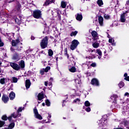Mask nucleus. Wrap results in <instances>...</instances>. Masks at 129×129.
<instances>
[{
    "instance_id": "f257e3e1",
    "label": "nucleus",
    "mask_w": 129,
    "mask_h": 129,
    "mask_svg": "<svg viewBox=\"0 0 129 129\" xmlns=\"http://www.w3.org/2000/svg\"><path fill=\"white\" fill-rule=\"evenodd\" d=\"M10 66L14 69V70H16V71H19L21 68H25V61L21 60L19 62V65L14 62L10 63Z\"/></svg>"
},
{
    "instance_id": "f03ea898",
    "label": "nucleus",
    "mask_w": 129,
    "mask_h": 129,
    "mask_svg": "<svg viewBox=\"0 0 129 129\" xmlns=\"http://www.w3.org/2000/svg\"><path fill=\"white\" fill-rule=\"evenodd\" d=\"M107 119H108L107 115H104L101 119L97 121V123L98 125L101 127H102V126H106V125H107Z\"/></svg>"
},
{
    "instance_id": "7ed1b4c3",
    "label": "nucleus",
    "mask_w": 129,
    "mask_h": 129,
    "mask_svg": "<svg viewBox=\"0 0 129 129\" xmlns=\"http://www.w3.org/2000/svg\"><path fill=\"white\" fill-rule=\"evenodd\" d=\"M12 45L14 46H16L18 51H21V50L23 49V46H22V43L20 42V40L18 39L16 40H12Z\"/></svg>"
},
{
    "instance_id": "20e7f679",
    "label": "nucleus",
    "mask_w": 129,
    "mask_h": 129,
    "mask_svg": "<svg viewBox=\"0 0 129 129\" xmlns=\"http://www.w3.org/2000/svg\"><path fill=\"white\" fill-rule=\"evenodd\" d=\"M40 46L42 49H45L47 48L48 46V37L45 36L40 42Z\"/></svg>"
},
{
    "instance_id": "39448f33",
    "label": "nucleus",
    "mask_w": 129,
    "mask_h": 129,
    "mask_svg": "<svg viewBox=\"0 0 129 129\" xmlns=\"http://www.w3.org/2000/svg\"><path fill=\"white\" fill-rule=\"evenodd\" d=\"M33 16L35 19H40L42 18V12L40 10H35L33 11Z\"/></svg>"
},
{
    "instance_id": "423d86ee",
    "label": "nucleus",
    "mask_w": 129,
    "mask_h": 129,
    "mask_svg": "<svg viewBox=\"0 0 129 129\" xmlns=\"http://www.w3.org/2000/svg\"><path fill=\"white\" fill-rule=\"evenodd\" d=\"M78 45H79V42L78 40L74 39L72 42V45H71V49H72L73 51V50H75V49L77 48V46H78Z\"/></svg>"
},
{
    "instance_id": "0eeeda50",
    "label": "nucleus",
    "mask_w": 129,
    "mask_h": 129,
    "mask_svg": "<svg viewBox=\"0 0 129 129\" xmlns=\"http://www.w3.org/2000/svg\"><path fill=\"white\" fill-rule=\"evenodd\" d=\"M33 111L35 118H37V119H39V120H42V119H43V117L39 114V112H38V110L37 109H34Z\"/></svg>"
},
{
    "instance_id": "6e6552de",
    "label": "nucleus",
    "mask_w": 129,
    "mask_h": 129,
    "mask_svg": "<svg viewBox=\"0 0 129 129\" xmlns=\"http://www.w3.org/2000/svg\"><path fill=\"white\" fill-rule=\"evenodd\" d=\"M92 35V39L94 41H96V40H98V34L97 32L95 31H92L91 32Z\"/></svg>"
},
{
    "instance_id": "1a4fd4ad",
    "label": "nucleus",
    "mask_w": 129,
    "mask_h": 129,
    "mask_svg": "<svg viewBox=\"0 0 129 129\" xmlns=\"http://www.w3.org/2000/svg\"><path fill=\"white\" fill-rule=\"evenodd\" d=\"M18 116H21V114H17V113H13L12 114H11V116L8 117V119L9 121H11L12 120V117H13L14 118H17Z\"/></svg>"
},
{
    "instance_id": "9d476101",
    "label": "nucleus",
    "mask_w": 129,
    "mask_h": 129,
    "mask_svg": "<svg viewBox=\"0 0 129 129\" xmlns=\"http://www.w3.org/2000/svg\"><path fill=\"white\" fill-rule=\"evenodd\" d=\"M91 84L94 86H99V82L96 79H93L91 81Z\"/></svg>"
},
{
    "instance_id": "9b49d317",
    "label": "nucleus",
    "mask_w": 129,
    "mask_h": 129,
    "mask_svg": "<svg viewBox=\"0 0 129 129\" xmlns=\"http://www.w3.org/2000/svg\"><path fill=\"white\" fill-rule=\"evenodd\" d=\"M54 3H55V0H46L43 6H49V5L51 4H53Z\"/></svg>"
},
{
    "instance_id": "f8f14e48",
    "label": "nucleus",
    "mask_w": 129,
    "mask_h": 129,
    "mask_svg": "<svg viewBox=\"0 0 129 129\" xmlns=\"http://www.w3.org/2000/svg\"><path fill=\"white\" fill-rule=\"evenodd\" d=\"M13 59V60H16V61H19V60L21 59V55L16 53L14 55Z\"/></svg>"
},
{
    "instance_id": "ddd939ff",
    "label": "nucleus",
    "mask_w": 129,
    "mask_h": 129,
    "mask_svg": "<svg viewBox=\"0 0 129 129\" xmlns=\"http://www.w3.org/2000/svg\"><path fill=\"white\" fill-rule=\"evenodd\" d=\"M9 97L6 95H3L2 97V100L4 103H7L9 101Z\"/></svg>"
},
{
    "instance_id": "4468645a",
    "label": "nucleus",
    "mask_w": 129,
    "mask_h": 129,
    "mask_svg": "<svg viewBox=\"0 0 129 129\" xmlns=\"http://www.w3.org/2000/svg\"><path fill=\"white\" fill-rule=\"evenodd\" d=\"M25 86L27 89H28V88H30V87L31 86V81H30L29 80H27L26 81Z\"/></svg>"
},
{
    "instance_id": "2eb2a0df",
    "label": "nucleus",
    "mask_w": 129,
    "mask_h": 129,
    "mask_svg": "<svg viewBox=\"0 0 129 129\" xmlns=\"http://www.w3.org/2000/svg\"><path fill=\"white\" fill-rule=\"evenodd\" d=\"M125 14L123 13L120 16V22L121 23H125Z\"/></svg>"
},
{
    "instance_id": "dca6fc26",
    "label": "nucleus",
    "mask_w": 129,
    "mask_h": 129,
    "mask_svg": "<svg viewBox=\"0 0 129 129\" xmlns=\"http://www.w3.org/2000/svg\"><path fill=\"white\" fill-rule=\"evenodd\" d=\"M9 97L11 99V100H13L15 97H16V94L14 92H11L9 94Z\"/></svg>"
},
{
    "instance_id": "f3484780",
    "label": "nucleus",
    "mask_w": 129,
    "mask_h": 129,
    "mask_svg": "<svg viewBox=\"0 0 129 129\" xmlns=\"http://www.w3.org/2000/svg\"><path fill=\"white\" fill-rule=\"evenodd\" d=\"M44 98V93L43 92L40 93L38 95V100H42Z\"/></svg>"
},
{
    "instance_id": "a211bd4d",
    "label": "nucleus",
    "mask_w": 129,
    "mask_h": 129,
    "mask_svg": "<svg viewBox=\"0 0 129 129\" xmlns=\"http://www.w3.org/2000/svg\"><path fill=\"white\" fill-rule=\"evenodd\" d=\"M99 23L100 26H103V18L101 16H100L98 18Z\"/></svg>"
},
{
    "instance_id": "6ab92c4d",
    "label": "nucleus",
    "mask_w": 129,
    "mask_h": 129,
    "mask_svg": "<svg viewBox=\"0 0 129 129\" xmlns=\"http://www.w3.org/2000/svg\"><path fill=\"white\" fill-rule=\"evenodd\" d=\"M69 71H70V72H72V73H75V72H76V68L72 67L69 69Z\"/></svg>"
},
{
    "instance_id": "aec40b11",
    "label": "nucleus",
    "mask_w": 129,
    "mask_h": 129,
    "mask_svg": "<svg viewBox=\"0 0 129 129\" xmlns=\"http://www.w3.org/2000/svg\"><path fill=\"white\" fill-rule=\"evenodd\" d=\"M82 19H83L82 15L78 14L76 17V19L77 20V21H82Z\"/></svg>"
},
{
    "instance_id": "412c9836",
    "label": "nucleus",
    "mask_w": 129,
    "mask_h": 129,
    "mask_svg": "<svg viewBox=\"0 0 129 129\" xmlns=\"http://www.w3.org/2000/svg\"><path fill=\"white\" fill-rule=\"evenodd\" d=\"M66 6H67V2H65L64 1H61V7L62 9H65L66 8Z\"/></svg>"
},
{
    "instance_id": "4be33fe9",
    "label": "nucleus",
    "mask_w": 129,
    "mask_h": 129,
    "mask_svg": "<svg viewBox=\"0 0 129 129\" xmlns=\"http://www.w3.org/2000/svg\"><path fill=\"white\" fill-rule=\"evenodd\" d=\"M97 4L99 7H102L103 6V1L102 0H97Z\"/></svg>"
},
{
    "instance_id": "5701e85b",
    "label": "nucleus",
    "mask_w": 129,
    "mask_h": 129,
    "mask_svg": "<svg viewBox=\"0 0 129 129\" xmlns=\"http://www.w3.org/2000/svg\"><path fill=\"white\" fill-rule=\"evenodd\" d=\"M99 43L98 42H94L92 44V46L93 48H97L98 47H99Z\"/></svg>"
},
{
    "instance_id": "b1692460",
    "label": "nucleus",
    "mask_w": 129,
    "mask_h": 129,
    "mask_svg": "<svg viewBox=\"0 0 129 129\" xmlns=\"http://www.w3.org/2000/svg\"><path fill=\"white\" fill-rule=\"evenodd\" d=\"M73 103H78V104H80V97L74 100Z\"/></svg>"
},
{
    "instance_id": "393cba45",
    "label": "nucleus",
    "mask_w": 129,
    "mask_h": 129,
    "mask_svg": "<svg viewBox=\"0 0 129 129\" xmlns=\"http://www.w3.org/2000/svg\"><path fill=\"white\" fill-rule=\"evenodd\" d=\"M13 127H15V123H11L8 126V128H5V129H13Z\"/></svg>"
},
{
    "instance_id": "a878e982",
    "label": "nucleus",
    "mask_w": 129,
    "mask_h": 129,
    "mask_svg": "<svg viewBox=\"0 0 129 129\" xmlns=\"http://www.w3.org/2000/svg\"><path fill=\"white\" fill-rule=\"evenodd\" d=\"M75 82L76 83V84H79V85H80V84H81V79L78 78L75 80Z\"/></svg>"
},
{
    "instance_id": "bb28decb",
    "label": "nucleus",
    "mask_w": 129,
    "mask_h": 129,
    "mask_svg": "<svg viewBox=\"0 0 129 129\" xmlns=\"http://www.w3.org/2000/svg\"><path fill=\"white\" fill-rule=\"evenodd\" d=\"M81 93V91H80V90H77L76 91H75V95H76V96H79V97H80Z\"/></svg>"
},
{
    "instance_id": "cd10ccee",
    "label": "nucleus",
    "mask_w": 129,
    "mask_h": 129,
    "mask_svg": "<svg viewBox=\"0 0 129 129\" xmlns=\"http://www.w3.org/2000/svg\"><path fill=\"white\" fill-rule=\"evenodd\" d=\"M96 53L98 54L99 56H102V52H101V50H100L99 49H97L96 50Z\"/></svg>"
},
{
    "instance_id": "c85d7f7f",
    "label": "nucleus",
    "mask_w": 129,
    "mask_h": 129,
    "mask_svg": "<svg viewBox=\"0 0 129 129\" xmlns=\"http://www.w3.org/2000/svg\"><path fill=\"white\" fill-rule=\"evenodd\" d=\"M77 34H78V31H74V32H72L71 33L70 36H71V37H73V36H76V35H77Z\"/></svg>"
},
{
    "instance_id": "c756f323",
    "label": "nucleus",
    "mask_w": 129,
    "mask_h": 129,
    "mask_svg": "<svg viewBox=\"0 0 129 129\" xmlns=\"http://www.w3.org/2000/svg\"><path fill=\"white\" fill-rule=\"evenodd\" d=\"M118 86L120 88H122V87H123V86H124V83H123V82H120L118 84Z\"/></svg>"
},
{
    "instance_id": "7c9ffc66",
    "label": "nucleus",
    "mask_w": 129,
    "mask_h": 129,
    "mask_svg": "<svg viewBox=\"0 0 129 129\" xmlns=\"http://www.w3.org/2000/svg\"><path fill=\"white\" fill-rule=\"evenodd\" d=\"M15 21L17 24H21V22H22V19L20 18V19L18 18H16Z\"/></svg>"
},
{
    "instance_id": "2f4dec72",
    "label": "nucleus",
    "mask_w": 129,
    "mask_h": 129,
    "mask_svg": "<svg viewBox=\"0 0 129 129\" xmlns=\"http://www.w3.org/2000/svg\"><path fill=\"white\" fill-rule=\"evenodd\" d=\"M48 56L52 57L53 56V50L52 49L48 50Z\"/></svg>"
},
{
    "instance_id": "473e14b6",
    "label": "nucleus",
    "mask_w": 129,
    "mask_h": 129,
    "mask_svg": "<svg viewBox=\"0 0 129 129\" xmlns=\"http://www.w3.org/2000/svg\"><path fill=\"white\" fill-rule=\"evenodd\" d=\"M83 108L85 109V110H86L87 112H90V111H91V109L89 107L86 108L85 106H84Z\"/></svg>"
},
{
    "instance_id": "72a5a7b5",
    "label": "nucleus",
    "mask_w": 129,
    "mask_h": 129,
    "mask_svg": "<svg viewBox=\"0 0 129 129\" xmlns=\"http://www.w3.org/2000/svg\"><path fill=\"white\" fill-rule=\"evenodd\" d=\"M84 104H85V106H87V107L90 106V103L88 101H86L85 102Z\"/></svg>"
},
{
    "instance_id": "f704fd0d",
    "label": "nucleus",
    "mask_w": 129,
    "mask_h": 129,
    "mask_svg": "<svg viewBox=\"0 0 129 129\" xmlns=\"http://www.w3.org/2000/svg\"><path fill=\"white\" fill-rule=\"evenodd\" d=\"M12 81H13V82H14V83H17L18 82V78H17L16 77H13Z\"/></svg>"
},
{
    "instance_id": "c9c22d12",
    "label": "nucleus",
    "mask_w": 129,
    "mask_h": 129,
    "mask_svg": "<svg viewBox=\"0 0 129 129\" xmlns=\"http://www.w3.org/2000/svg\"><path fill=\"white\" fill-rule=\"evenodd\" d=\"M104 18L106 19V20H109V19H110V16L107 14H104Z\"/></svg>"
},
{
    "instance_id": "e433bc0d",
    "label": "nucleus",
    "mask_w": 129,
    "mask_h": 129,
    "mask_svg": "<svg viewBox=\"0 0 129 129\" xmlns=\"http://www.w3.org/2000/svg\"><path fill=\"white\" fill-rule=\"evenodd\" d=\"M50 69H51L50 67H47L45 69H43V70H44L45 72H48Z\"/></svg>"
},
{
    "instance_id": "4c0bfd02",
    "label": "nucleus",
    "mask_w": 129,
    "mask_h": 129,
    "mask_svg": "<svg viewBox=\"0 0 129 129\" xmlns=\"http://www.w3.org/2000/svg\"><path fill=\"white\" fill-rule=\"evenodd\" d=\"M51 114H48V117H47V119H48V121L46 122V123H48V122H51V120L50 119L51 118Z\"/></svg>"
},
{
    "instance_id": "58836bf2",
    "label": "nucleus",
    "mask_w": 129,
    "mask_h": 129,
    "mask_svg": "<svg viewBox=\"0 0 129 129\" xmlns=\"http://www.w3.org/2000/svg\"><path fill=\"white\" fill-rule=\"evenodd\" d=\"M5 79L4 78L1 79L0 80V83H1V84H5Z\"/></svg>"
},
{
    "instance_id": "ea45409f",
    "label": "nucleus",
    "mask_w": 129,
    "mask_h": 129,
    "mask_svg": "<svg viewBox=\"0 0 129 129\" xmlns=\"http://www.w3.org/2000/svg\"><path fill=\"white\" fill-rule=\"evenodd\" d=\"M45 103L47 106H50V101H49V100H46L45 101Z\"/></svg>"
},
{
    "instance_id": "a19ab883",
    "label": "nucleus",
    "mask_w": 129,
    "mask_h": 129,
    "mask_svg": "<svg viewBox=\"0 0 129 129\" xmlns=\"http://www.w3.org/2000/svg\"><path fill=\"white\" fill-rule=\"evenodd\" d=\"M24 107L22 108V107H20L19 108V109L17 110V112H21L22 110H24Z\"/></svg>"
},
{
    "instance_id": "79ce46f5",
    "label": "nucleus",
    "mask_w": 129,
    "mask_h": 129,
    "mask_svg": "<svg viewBox=\"0 0 129 129\" xmlns=\"http://www.w3.org/2000/svg\"><path fill=\"white\" fill-rule=\"evenodd\" d=\"M4 124H5V121H0V127H2V126H3Z\"/></svg>"
},
{
    "instance_id": "37998d69",
    "label": "nucleus",
    "mask_w": 129,
    "mask_h": 129,
    "mask_svg": "<svg viewBox=\"0 0 129 129\" xmlns=\"http://www.w3.org/2000/svg\"><path fill=\"white\" fill-rule=\"evenodd\" d=\"M64 52H65V55L66 56H67L68 58H69V55H68V54H67V48H66L64 50Z\"/></svg>"
},
{
    "instance_id": "c03bdc74",
    "label": "nucleus",
    "mask_w": 129,
    "mask_h": 129,
    "mask_svg": "<svg viewBox=\"0 0 129 129\" xmlns=\"http://www.w3.org/2000/svg\"><path fill=\"white\" fill-rule=\"evenodd\" d=\"M91 66L92 67H96V63L93 62L92 63H91Z\"/></svg>"
},
{
    "instance_id": "a18cd8bd",
    "label": "nucleus",
    "mask_w": 129,
    "mask_h": 129,
    "mask_svg": "<svg viewBox=\"0 0 129 129\" xmlns=\"http://www.w3.org/2000/svg\"><path fill=\"white\" fill-rule=\"evenodd\" d=\"M2 119H3V120H7V119H8V118L7 117V116L4 115L2 117Z\"/></svg>"
},
{
    "instance_id": "49530a36",
    "label": "nucleus",
    "mask_w": 129,
    "mask_h": 129,
    "mask_svg": "<svg viewBox=\"0 0 129 129\" xmlns=\"http://www.w3.org/2000/svg\"><path fill=\"white\" fill-rule=\"evenodd\" d=\"M44 72H45V71L43 70H41L40 71V74L41 75H44Z\"/></svg>"
},
{
    "instance_id": "de8ad7c7",
    "label": "nucleus",
    "mask_w": 129,
    "mask_h": 129,
    "mask_svg": "<svg viewBox=\"0 0 129 129\" xmlns=\"http://www.w3.org/2000/svg\"><path fill=\"white\" fill-rule=\"evenodd\" d=\"M124 80H126V81H129V76L126 77L124 78Z\"/></svg>"
},
{
    "instance_id": "09e8293b",
    "label": "nucleus",
    "mask_w": 129,
    "mask_h": 129,
    "mask_svg": "<svg viewBox=\"0 0 129 129\" xmlns=\"http://www.w3.org/2000/svg\"><path fill=\"white\" fill-rule=\"evenodd\" d=\"M6 2L7 3H12L14 2V0H7Z\"/></svg>"
},
{
    "instance_id": "8fccbe9b",
    "label": "nucleus",
    "mask_w": 129,
    "mask_h": 129,
    "mask_svg": "<svg viewBox=\"0 0 129 129\" xmlns=\"http://www.w3.org/2000/svg\"><path fill=\"white\" fill-rule=\"evenodd\" d=\"M128 76H127V73H125L124 74V77H125H125H127Z\"/></svg>"
},
{
    "instance_id": "3c124183",
    "label": "nucleus",
    "mask_w": 129,
    "mask_h": 129,
    "mask_svg": "<svg viewBox=\"0 0 129 129\" xmlns=\"http://www.w3.org/2000/svg\"><path fill=\"white\" fill-rule=\"evenodd\" d=\"M45 86H48V82H45V83H44Z\"/></svg>"
},
{
    "instance_id": "603ef678",
    "label": "nucleus",
    "mask_w": 129,
    "mask_h": 129,
    "mask_svg": "<svg viewBox=\"0 0 129 129\" xmlns=\"http://www.w3.org/2000/svg\"><path fill=\"white\" fill-rule=\"evenodd\" d=\"M109 43H112V39H109Z\"/></svg>"
},
{
    "instance_id": "864d4df0",
    "label": "nucleus",
    "mask_w": 129,
    "mask_h": 129,
    "mask_svg": "<svg viewBox=\"0 0 129 129\" xmlns=\"http://www.w3.org/2000/svg\"><path fill=\"white\" fill-rule=\"evenodd\" d=\"M31 39V40H35V37L32 36Z\"/></svg>"
},
{
    "instance_id": "5fc2aeb1",
    "label": "nucleus",
    "mask_w": 129,
    "mask_h": 129,
    "mask_svg": "<svg viewBox=\"0 0 129 129\" xmlns=\"http://www.w3.org/2000/svg\"><path fill=\"white\" fill-rule=\"evenodd\" d=\"M17 11H18V12H20V6H19V7H18Z\"/></svg>"
},
{
    "instance_id": "6e6d98bb",
    "label": "nucleus",
    "mask_w": 129,
    "mask_h": 129,
    "mask_svg": "<svg viewBox=\"0 0 129 129\" xmlns=\"http://www.w3.org/2000/svg\"><path fill=\"white\" fill-rule=\"evenodd\" d=\"M114 97H115V98H117L118 96H117V95H114Z\"/></svg>"
},
{
    "instance_id": "4d7b16f0",
    "label": "nucleus",
    "mask_w": 129,
    "mask_h": 129,
    "mask_svg": "<svg viewBox=\"0 0 129 129\" xmlns=\"http://www.w3.org/2000/svg\"><path fill=\"white\" fill-rule=\"evenodd\" d=\"M110 109H111V110H112H112H113V108L112 107V105L110 106Z\"/></svg>"
},
{
    "instance_id": "13d9d810",
    "label": "nucleus",
    "mask_w": 129,
    "mask_h": 129,
    "mask_svg": "<svg viewBox=\"0 0 129 129\" xmlns=\"http://www.w3.org/2000/svg\"><path fill=\"white\" fill-rule=\"evenodd\" d=\"M124 95L125 96H126V95H128V93H125Z\"/></svg>"
},
{
    "instance_id": "bf43d9fd",
    "label": "nucleus",
    "mask_w": 129,
    "mask_h": 129,
    "mask_svg": "<svg viewBox=\"0 0 129 129\" xmlns=\"http://www.w3.org/2000/svg\"><path fill=\"white\" fill-rule=\"evenodd\" d=\"M87 52H91V49H89L88 50H87Z\"/></svg>"
},
{
    "instance_id": "052dcab7",
    "label": "nucleus",
    "mask_w": 129,
    "mask_h": 129,
    "mask_svg": "<svg viewBox=\"0 0 129 129\" xmlns=\"http://www.w3.org/2000/svg\"><path fill=\"white\" fill-rule=\"evenodd\" d=\"M65 101H63V102H62V106H64V103H65Z\"/></svg>"
},
{
    "instance_id": "680f3d73",
    "label": "nucleus",
    "mask_w": 129,
    "mask_h": 129,
    "mask_svg": "<svg viewBox=\"0 0 129 129\" xmlns=\"http://www.w3.org/2000/svg\"><path fill=\"white\" fill-rule=\"evenodd\" d=\"M41 54H45V52H44V51H42L40 52Z\"/></svg>"
},
{
    "instance_id": "e2e57ef3",
    "label": "nucleus",
    "mask_w": 129,
    "mask_h": 129,
    "mask_svg": "<svg viewBox=\"0 0 129 129\" xmlns=\"http://www.w3.org/2000/svg\"><path fill=\"white\" fill-rule=\"evenodd\" d=\"M98 58L99 59H101V56L99 55Z\"/></svg>"
},
{
    "instance_id": "0e129e2a",
    "label": "nucleus",
    "mask_w": 129,
    "mask_h": 129,
    "mask_svg": "<svg viewBox=\"0 0 129 129\" xmlns=\"http://www.w3.org/2000/svg\"><path fill=\"white\" fill-rule=\"evenodd\" d=\"M50 81H53V78H51L50 79Z\"/></svg>"
},
{
    "instance_id": "69168bd1",
    "label": "nucleus",
    "mask_w": 129,
    "mask_h": 129,
    "mask_svg": "<svg viewBox=\"0 0 129 129\" xmlns=\"http://www.w3.org/2000/svg\"><path fill=\"white\" fill-rule=\"evenodd\" d=\"M55 60H56V61H58V57H56L55 58Z\"/></svg>"
},
{
    "instance_id": "338daca9",
    "label": "nucleus",
    "mask_w": 129,
    "mask_h": 129,
    "mask_svg": "<svg viewBox=\"0 0 129 129\" xmlns=\"http://www.w3.org/2000/svg\"><path fill=\"white\" fill-rule=\"evenodd\" d=\"M110 98H111V99H113V96H111L110 97Z\"/></svg>"
},
{
    "instance_id": "774afa93",
    "label": "nucleus",
    "mask_w": 129,
    "mask_h": 129,
    "mask_svg": "<svg viewBox=\"0 0 129 129\" xmlns=\"http://www.w3.org/2000/svg\"><path fill=\"white\" fill-rule=\"evenodd\" d=\"M42 106H45V104H44V103H42Z\"/></svg>"
}]
</instances>
